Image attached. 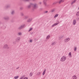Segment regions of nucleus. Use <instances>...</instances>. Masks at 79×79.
Returning a JSON list of instances; mask_svg holds the SVG:
<instances>
[{
	"mask_svg": "<svg viewBox=\"0 0 79 79\" xmlns=\"http://www.w3.org/2000/svg\"><path fill=\"white\" fill-rule=\"evenodd\" d=\"M18 35H22V33H21V32H19L18 33Z\"/></svg>",
	"mask_w": 79,
	"mask_h": 79,
	"instance_id": "nucleus-29",
	"label": "nucleus"
},
{
	"mask_svg": "<svg viewBox=\"0 0 79 79\" xmlns=\"http://www.w3.org/2000/svg\"><path fill=\"white\" fill-rule=\"evenodd\" d=\"M70 40V38H67L65 39L64 40V42H65V43H67V42H69V40Z\"/></svg>",
	"mask_w": 79,
	"mask_h": 79,
	"instance_id": "nucleus-5",
	"label": "nucleus"
},
{
	"mask_svg": "<svg viewBox=\"0 0 79 79\" xmlns=\"http://www.w3.org/2000/svg\"><path fill=\"white\" fill-rule=\"evenodd\" d=\"M50 38V35H48L47 36L46 39H47V40H48V39H49Z\"/></svg>",
	"mask_w": 79,
	"mask_h": 79,
	"instance_id": "nucleus-14",
	"label": "nucleus"
},
{
	"mask_svg": "<svg viewBox=\"0 0 79 79\" xmlns=\"http://www.w3.org/2000/svg\"><path fill=\"white\" fill-rule=\"evenodd\" d=\"M56 10V9H53L52 10V12H54V11H55V10Z\"/></svg>",
	"mask_w": 79,
	"mask_h": 79,
	"instance_id": "nucleus-32",
	"label": "nucleus"
},
{
	"mask_svg": "<svg viewBox=\"0 0 79 79\" xmlns=\"http://www.w3.org/2000/svg\"><path fill=\"white\" fill-rule=\"evenodd\" d=\"M77 0H75L74 1H73L71 3V5H73V3H76V1Z\"/></svg>",
	"mask_w": 79,
	"mask_h": 79,
	"instance_id": "nucleus-18",
	"label": "nucleus"
},
{
	"mask_svg": "<svg viewBox=\"0 0 79 79\" xmlns=\"http://www.w3.org/2000/svg\"><path fill=\"white\" fill-rule=\"evenodd\" d=\"M73 79H77V77L76 75H74L72 77Z\"/></svg>",
	"mask_w": 79,
	"mask_h": 79,
	"instance_id": "nucleus-12",
	"label": "nucleus"
},
{
	"mask_svg": "<svg viewBox=\"0 0 79 79\" xmlns=\"http://www.w3.org/2000/svg\"><path fill=\"white\" fill-rule=\"evenodd\" d=\"M16 42H17L16 41H14L13 42V44H14V45H15V44H16Z\"/></svg>",
	"mask_w": 79,
	"mask_h": 79,
	"instance_id": "nucleus-26",
	"label": "nucleus"
},
{
	"mask_svg": "<svg viewBox=\"0 0 79 79\" xmlns=\"http://www.w3.org/2000/svg\"><path fill=\"white\" fill-rule=\"evenodd\" d=\"M42 4V2H40V4Z\"/></svg>",
	"mask_w": 79,
	"mask_h": 79,
	"instance_id": "nucleus-45",
	"label": "nucleus"
},
{
	"mask_svg": "<svg viewBox=\"0 0 79 79\" xmlns=\"http://www.w3.org/2000/svg\"><path fill=\"white\" fill-rule=\"evenodd\" d=\"M23 77H21L19 79H23Z\"/></svg>",
	"mask_w": 79,
	"mask_h": 79,
	"instance_id": "nucleus-42",
	"label": "nucleus"
},
{
	"mask_svg": "<svg viewBox=\"0 0 79 79\" xmlns=\"http://www.w3.org/2000/svg\"><path fill=\"white\" fill-rule=\"evenodd\" d=\"M26 27V25L25 24H23L21 25L18 28V29L19 30H21V29H23V28H24Z\"/></svg>",
	"mask_w": 79,
	"mask_h": 79,
	"instance_id": "nucleus-2",
	"label": "nucleus"
},
{
	"mask_svg": "<svg viewBox=\"0 0 79 79\" xmlns=\"http://www.w3.org/2000/svg\"><path fill=\"white\" fill-rule=\"evenodd\" d=\"M48 13V11H45L44 12V13Z\"/></svg>",
	"mask_w": 79,
	"mask_h": 79,
	"instance_id": "nucleus-41",
	"label": "nucleus"
},
{
	"mask_svg": "<svg viewBox=\"0 0 79 79\" xmlns=\"http://www.w3.org/2000/svg\"><path fill=\"white\" fill-rule=\"evenodd\" d=\"M21 16H24V14L23 12L21 13Z\"/></svg>",
	"mask_w": 79,
	"mask_h": 79,
	"instance_id": "nucleus-34",
	"label": "nucleus"
},
{
	"mask_svg": "<svg viewBox=\"0 0 79 79\" xmlns=\"http://www.w3.org/2000/svg\"><path fill=\"white\" fill-rule=\"evenodd\" d=\"M3 29H5V28H6V27L4 26V27H2Z\"/></svg>",
	"mask_w": 79,
	"mask_h": 79,
	"instance_id": "nucleus-38",
	"label": "nucleus"
},
{
	"mask_svg": "<svg viewBox=\"0 0 79 79\" xmlns=\"http://www.w3.org/2000/svg\"><path fill=\"white\" fill-rule=\"evenodd\" d=\"M77 21H79V18H77Z\"/></svg>",
	"mask_w": 79,
	"mask_h": 79,
	"instance_id": "nucleus-39",
	"label": "nucleus"
},
{
	"mask_svg": "<svg viewBox=\"0 0 79 79\" xmlns=\"http://www.w3.org/2000/svg\"><path fill=\"white\" fill-rule=\"evenodd\" d=\"M76 24V20L74 19L73 21V25H75Z\"/></svg>",
	"mask_w": 79,
	"mask_h": 79,
	"instance_id": "nucleus-9",
	"label": "nucleus"
},
{
	"mask_svg": "<svg viewBox=\"0 0 79 79\" xmlns=\"http://www.w3.org/2000/svg\"><path fill=\"white\" fill-rule=\"evenodd\" d=\"M59 23H60V22H59V21H58V20H57L56 21V23L57 24V25H58V24H59Z\"/></svg>",
	"mask_w": 79,
	"mask_h": 79,
	"instance_id": "nucleus-31",
	"label": "nucleus"
},
{
	"mask_svg": "<svg viewBox=\"0 0 79 79\" xmlns=\"http://www.w3.org/2000/svg\"><path fill=\"white\" fill-rule=\"evenodd\" d=\"M31 6H33V3H31L28 6V8H30Z\"/></svg>",
	"mask_w": 79,
	"mask_h": 79,
	"instance_id": "nucleus-8",
	"label": "nucleus"
},
{
	"mask_svg": "<svg viewBox=\"0 0 79 79\" xmlns=\"http://www.w3.org/2000/svg\"><path fill=\"white\" fill-rule=\"evenodd\" d=\"M23 79H28V77H26L23 78Z\"/></svg>",
	"mask_w": 79,
	"mask_h": 79,
	"instance_id": "nucleus-35",
	"label": "nucleus"
},
{
	"mask_svg": "<svg viewBox=\"0 0 79 79\" xmlns=\"http://www.w3.org/2000/svg\"><path fill=\"white\" fill-rule=\"evenodd\" d=\"M58 14H57L55 15V16H54V18H56V17H58Z\"/></svg>",
	"mask_w": 79,
	"mask_h": 79,
	"instance_id": "nucleus-20",
	"label": "nucleus"
},
{
	"mask_svg": "<svg viewBox=\"0 0 79 79\" xmlns=\"http://www.w3.org/2000/svg\"><path fill=\"white\" fill-rule=\"evenodd\" d=\"M32 30V28H31L28 31V32H30V31H31Z\"/></svg>",
	"mask_w": 79,
	"mask_h": 79,
	"instance_id": "nucleus-33",
	"label": "nucleus"
},
{
	"mask_svg": "<svg viewBox=\"0 0 79 79\" xmlns=\"http://www.w3.org/2000/svg\"><path fill=\"white\" fill-rule=\"evenodd\" d=\"M15 10H12L11 12V15H14L15 14Z\"/></svg>",
	"mask_w": 79,
	"mask_h": 79,
	"instance_id": "nucleus-15",
	"label": "nucleus"
},
{
	"mask_svg": "<svg viewBox=\"0 0 79 79\" xmlns=\"http://www.w3.org/2000/svg\"><path fill=\"white\" fill-rule=\"evenodd\" d=\"M19 67H18L16 69H19Z\"/></svg>",
	"mask_w": 79,
	"mask_h": 79,
	"instance_id": "nucleus-43",
	"label": "nucleus"
},
{
	"mask_svg": "<svg viewBox=\"0 0 79 79\" xmlns=\"http://www.w3.org/2000/svg\"><path fill=\"white\" fill-rule=\"evenodd\" d=\"M4 19L6 20V21H8L10 20V17L8 16H6L3 18Z\"/></svg>",
	"mask_w": 79,
	"mask_h": 79,
	"instance_id": "nucleus-6",
	"label": "nucleus"
},
{
	"mask_svg": "<svg viewBox=\"0 0 79 79\" xmlns=\"http://www.w3.org/2000/svg\"><path fill=\"white\" fill-rule=\"evenodd\" d=\"M14 78L15 79H18V78H19V76H17L14 77Z\"/></svg>",
	"mask_w": 79,
	"mask_h": 79,
	"instance_id": "nucleus-19",
	"label": "nucleus"
},
{
	"mask_svg": "<svg viewBox=\"0 0 79 79\" xmlns=\"http://www.w3.org/2000/svg\"><path fill=\"white\" fill-rule=\"evenodd\" d=\"M41 73H42L41 72H38V73H37V76H39L40 74H41Z\"/></svg>",
	"mask_w": 79,
	"mask_h": 79,
	"instance_id": "nucleus-17",
	"label": "nucleus"
},
{
	"mask_svg": "<svg viewBox=\"0 0 79 79\" xmlns=\"http://www.w3.org/2000/svg\"><path fill=\"white\" fill-rule=\"evenodd\" d=\"M24 0V1H29V0Z\"/></svg>",
	"mask_w": 79,
	"mask_h": 79,
	"instance_id": "nucleus-44",
	"label": "nucleus"
},
{
	"mask_svg": "<svg viewBox=\"0 0 79 79\" xmlns=\"http://www.w3.org/2000/svg\"><path fill=\"white\" fill-rule=\"evenodd\" d=\"M66 60V57L63 56L60 58V61H62V62H64Z\"/></svg>",
	"mask_w": 79,
	"mask_h": 79,
	"instance_id": "nucleus-1",
	"label": "nucleus"
},
{
	"mask_svg": "<svg viewBox=\"0 0 79 79\" xmlns=\"http://www.w3.org/2000/svg\"><path fill=\"white\" fill-rule=\"evenodd\" d=\"M10 5H7L6 6V7L7 8H10Z\"/></svg>",
	"mask_w": 79,
	"mask_h": 79,
	"instance_id": "nucleus-30",
	"label": "nucleus"
},
{
	"mask_svg": "<svg viewBox=\"0 0 79 79\" xmlns=\"http://www.w3.org/2000/svg\"><path fill=\"white\" fill-rule=\"evenodd\" d=\"M61 2H62V1H61V0H60V1H59V3H61Z\"/></svg>",
	"mask_w": 79,
	"mask_h": 79,
	"instance_id": "nucleus-36",
	"label": "nucleus"
},
{
	"mask_svg": "<svg viewBox=\"0 0 79 79\" xmlns=\"http://www.w3.org/2000/svg\"><path fill=\"white\" fill-rule=\"evenodd\" d=\"M35 9L36 8H37L38 6H37V5L36 4H33V6H32Z\"/></svg>",
	"mask_w": 79,
	"mask_h": 79,
	"instance_id": "nucleus-7",
	"label": "nucleus"
},
{
	"mask_svg": "<svg viewBox=\"0 0 79 79\" xmlns=\"http://www.w3.org/2000/svg\"><path fill=\"white\" fill-rule=\"evenodd\" d=\"M32 72H31L30 73V77H31V76H32Z\"/></svg>",
	"mask_w": 79,
	"mask_h": 79,
	"instance_id": "nucleus-24",
	"label": "nucleus"
},
{
	"mask_svg": "<svg viewBox=\"0 0 79 79\" xmlns=\"http://www.w3.org/2000/svg\"><path fill=\"white\" fill-rule=\"evenodd\" d=\"M32 20V18H31L30 19H28L27 20V22H31Z\"/></svg>",
	"mask_w": 79,
	"mask_h": 79,
	"instance_id": "nucleus-11",
	"label": "nucleus"
},
{
	"mask_svg": "<svg viewBox=\"0 0 79 79\" xmlns=\"http://www.w3.org/2000/svg\"><path fill=\"white\" fill-rule=\"evenodd\" d=\"M77 50V47H75L74 48V51L75 52H76V51Z\"/></svg>",
	"mask_w": 79,
	"mask_h": 79,
	"instance_id": "nucleus-27",
	"label": "nucleus"
},
{
	"mask_svg": "<svg viewBox=\"0 0 79 79\" xmlns=\"http://www.w3.org/2000/svg\"><path fill=\"white\" fill-rule=\"evenodd\" d=\"M57 25V24H56V23H55L54 24H53L52 27H54V26H56Z\"/></svg>",
	"mask_w": 79,
	"mask_h": 79,
	"instance_id": "nucleus-22",
	"label": "nucleus"
},
{
	"mask_svg": "<svg viewBox=\"0 0 79 79\" xmlns=\"http://www.w3.org/2000/svg\"><path fill=\"white\" fill-rule=\"evenodd\" d=\"M20 40H21V38L20 37H18L15 39V41L17 42H19L20 41Z\"/></svg>",
	"mask_w": 79,
	"mask_h": 79,
	"instance_id": "nucleus-4",
	"label": "nucleus"
},
{
	"mask_svg": "<svg viewBox=\"0 0 79 79\" xmlns=\"http://www.w3.org/2000/svg\"><path fill=\"white\" fill-rule=\"evenodd\" d=\"M20 9H22V8H20Z\"/></svg>",
	"mask_w": 79,
	"mask_h": 79,
	"instance_id": "nucleus-47",
	"label": "nucleus"
},
{
	"mask_svg": "<svg viewBox=\"0 0 79 79\" xmlns=\"http://www.w3.org/2000/svg\"><path fill=\"white\" fill-rule=\"evenodd\" d=\"M69 56L70 58H71V57H72V55L71 54V52L69 53Z\"/></svg>",
	"mask_w": 79,
	"mask_h": 79,
	"instance_id": "nucleus-10",
	"label": "nucleus"
},
{
	"mask_svg": "<svg viewBox=\"0 0 79 79\" xmlns=\"http://www.w3.org/2000/svg\"><path fill=\"white\" fill-rule=\"evenodd\" d=\"M76 16L78 17L79 16V11L77 12L76 14Z\"/></svg>",
	"mask_w": 79,
	"mask_h": 79,
	"instance_id": "nucleus-16",
	"label": "nucleus"
},
{
	"mask_svg": "<svg viewBox=\"0 0 79 79\" xmlns=\"http://www.w3.org/2000/svg\"><path fill=\"white\" fill-rule=\"evenodd\" d=\"M55 44H56V42H54L52 43V45H55Z\"/></svg>",
	"mask_w": 79,
	"mask_h": 79,
	"instance_id": "nucleus-28",
	"label": "nucleus"
},
{
	"mask_svg": "<svg viewBox=\"0 0 79 79\" xmlns=\"http://www.w3.org/2000/svg\"><path fill=\"white\" fill-rule=\"evenodd\" d=\"M3 48H4V49H8V48H10V47H9L8 44H5L4 45L3 47Z\"/></svg>",
	"mask_w": 79,
	"mask_h": 79,
	"instance_id": "nucleus-3",
	"label": "nucleus"
},
{
	"mask_svg": "<svg viewBox=\"0 0 79 79\" xmlns=\"http://www.w3.org/2000/svg\"><path fill=\"white\" fill-rule=\"evenodd\" d=\"M24 19H27L28 18V16H25L24 17Z\"/></svg>",
	"mask_w": 79,
	"mask_h": 79,
	"instance_id": "nucleus-23",
	"label": "nucleus"
},
{
	"mask_svg": "<svg viewBox=\"0 0 79 79\" xmlns=\"http://www.w3.org/2000/svg\"><path fill=\"white\" fill-rule=\"evenodd\" d=\"M45 71H46V69H45L43 73V75H44L45 74Z\"/></svg>",
	"mask_w": 79,
	"mask_h": 79,
	"instance_id": "nucleus-21",
	"label": "nucleus"
},
{
	"mask_svg": "<svg viewBox=\"0 0 79 79\" xmlns=\"http://www.w3.org/2000/svg\"><path fill=\"white\" fill-rule=\"evenodd\" d=\"M30 42H32V40H30Z\"/></svg>",
	"mask_w": 79,
	"mask_h": 79,
	"instance_id": "nucleus-37",
	"label": "nucleus"
},
{
	"mask_svg": "<svg viewBox=\"0 0 79 79\" xmlns=\"http://www.w3.org/2000/svg\"><path fill=\"white\" fill-rule=\"evenodd\" d=\"M47 0H44L43 1L44 5H45V6H47V3H46V2H47Z\"/></svg>",
	"mask_w": 79,
	"mask_h": 79,
	"instance_id": "nucleus-13",
	"label": "nucleus"
},
{
	"mask_svg": "<svg viewBox=\"0 0 79 79\" xmlns=\"http://www.w3.org/2000/svg\"><path fill=\"white\" fill-rule=\"evenodd\" d=\"M63 36H60L59 37V40L61 39H62V38H63Z\"/></svg>",
	"mask_w": 79,
	"mask_h": 79,
	"instance_id": "nucleus-25",
	"label": "nucleus"
},
{
	"mask_svg": "<svg viewBox=\"0 0 79 79\" xmlns=\"http://www.w3.org/2000/svg\"><path fill=\"white\" fill-rule=\"evenodd\" d=\"M33 1H35V0H33Z\"/></svg>",
	"mask_w": 79,
	"mask_h": 79,
	"instance_id": "nucleus-46",
	"label": "nucleus"
},
{
	"mask_svg": "<svg viewBox=\"0 0 79 79\" xmlns=\"http://www.w3.org/2000/svg\"><path fill=\"white\" fill-rule=\"evenodd\" d=\"M62 2H64V0H61Z\"/></svg>",
	"mask_w": 79,
	"mask_h": 79,
	"instance_id": "nucleus-40",
	"label": "nucleus"
}]
</instances>
